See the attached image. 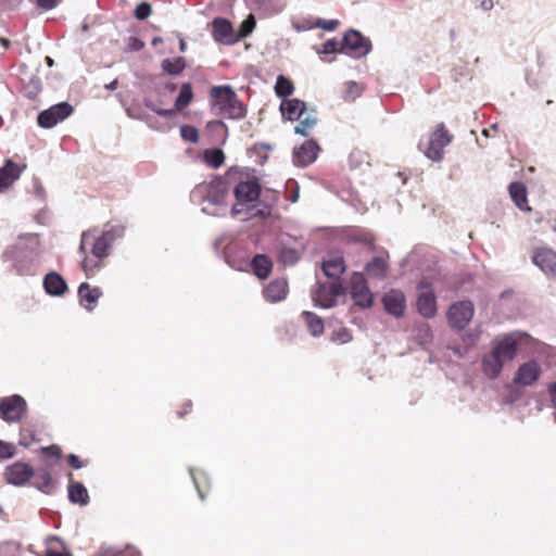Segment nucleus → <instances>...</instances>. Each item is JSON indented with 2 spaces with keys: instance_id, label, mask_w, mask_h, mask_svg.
<instances>
[{
  "instance_id": "412c9836",
  "label": "nucleus",
  "mask_w": 556,
  "mask_h": 556,
  "mask_svg": "<svg viewBox=\"0 0 556 556\" xmlns=\"http://www.w3.org/2000/svg\"><path fill=\"white\" fill-rule=\"evenodd\" d=\"M42 287L47 294L55 298L63 296L68 290L66 280L61 274L54 270L45 275Z\"/></svg>"
},
{
  "instance_id": "2f4dec72",
  "label": "nucleus",
  "mask_w": 556,
  "mask_h": 556,
  "mask_svg": "<svg viewBox=\"0 0 556 556\" xmlns=\"http://www.w3.org/2000/svg\"><path fill=\"white\" fill-rule=\"evenodd\" d=\"M36 479L33 482V486L40 492L51 494L54 490V482L52 476L48 469H38L35 472Z\"/></svg>"
},
{
  "instance_id": "393cba45",
  "label": "nucleus",
  "mask_w": 556,
  "mask_h": 556,
  "mask_svg": "<svg viewBox=\"0 0 556 556\" xmlns=\"http://www.w3.org/2000/svg\"><path fill=\"white\" fill-rule=\"evenodd\" d=\"M266 301L276 303L285 300L288 295V281L285 278L271 280L263 290Z\"/></svg>"
},
{
  "instance_id": "a211bd4d",
  "label": "nucleus",
  "mask_w": 556,
  "mask_h": 556,
  "mask_svg": "<svg viewBox=\"0 0 556 556\" xmlns=\"http://www.w3.org/2000/svg\"><path fill=\"white\" fill-rule=\"evenodd\" d=\"M262 192V187L256 179L239 181L233 188V194L239 203L256 201Z\"/></svg>"
},
{
  "instance_id": "79ce46f5",
  "label": "nucleus",
  "mask_w": 556,
  "mask_h": 556,
  "mask_svg": "<svg viewBox=\"0 0 556 556\" xmlns=\"http://www.w3.org/2000/svg\"><path fill=\"white\" fill-rule=\"evenodd\" d=\"M256 22L253 15H249L245 20H243L239 26L238 33H236L238 37V41L250 36L255 28Z\"/></svg>"
},
{
  "instance_id": "473e14b6",
  "label": "nucleus",
  "mask_w": 556,
  "mask_h": 556,
  "mask_svg": "<svg viewBox=\"0 0 556 556\" xmlns=\"http://www.w3.org/2000/svg\"><path fill=\"white\" fill-rule=\"evenodd\" d=\"M301 317L313 337H320L324 333V320L317 314L304 311Z\"/></svg>"
},
{
  "instance_id": "bb28decb",
  "label": "nucleus",
  "mask_w": 556,
  "mask_h": 556,
  "mask_svg": "<svg viewBox=\"0 0 556 556\" xmlns=\"http://www.w3.org/2000/svg\"><path fill=\"white\" fill-rule=\"evenodd\" d=\"M205 131L212 143L224 144L227 141L228 127L222 119L208 122Z\"/></svg>"
},
{
  "instance_id": "58836bf2",
  "label": "nucleus",
  "mask_w": 556,
  "mask_h": 556,
  "mask_svg": "<svg viewBox=\"0 0 556 556\" xmlns=\"http://www.w3.org/2000/svg\"><path fill=\"white\" fill-rule=\"evenodd\" d=\"M204 161L212 168H218L225 161V154L220 148H212L204 151Z\"/></svg>"
},
{
  "instance_id": "ddd939ff",
  "label": "nucleus",
  "mask_w": 556,
  "mask_h": 556,
  "mask_svg": "<svg viewBox=\"0 0 556 556\" xmlns=\"http://www.w3.org/2000/svg\"><path fill=\"white\" fill-rule=\"evenodd\" d=\"M26 407L27 403L24 397L18 394H14L1 400L0 414L3 420L16 422L21 420Z\"/></svg>"
},
{
  "instance_id": "e433bc0d",
  "label": "nucleus",
  "mask_w": 556,
  "mask_h": 556,
  "mask_svg": "<svg viewBox=\"0 0 556 556\" xmlns=\"http://www.w3.org/2000/svg\"><path fill=\"white\" fill-rule=\"evenodd\" d=\"M294 90L293 83L285 75H279L275 85V93L278 98L285 100L292 94Z\"/></svg>"
},
{
  "instance_id": "052dcab7",
  "label": "nucleus",
  "mask_w": 556,
  "mask_h": 556,
  "mask_svg": "<svg viewBox=\"0 0 556 556\" xmlns=\"http://www.w3.org/2000/svg\"><path fill=\"white\" fill-rule=\"evenodd\" d=\"M60 0H36L37 5L43 10H52L58 7Z\"/></svg>"
},
{
  "instance_id": "864d4df0",
  "label": "nucleus",
  "mask_w": 556,
  "mask_h": 556,
  "mask_svg": "<svg viewBox=\"0 0 556 556\" xmlns=\"http://www.w3.org/2000/svg\"><path fill=\"white\" fill-rule=\"evenodd\" d=\"M41 452L46 457H54L56 460L62 456L61 447L55 444L41 447Z\"/></svg>"
},
{
  "instance_id": "4d7b16f0",
  "label": "nucleus",
  "mask_w": 556,
  "mask_h": 556,
  "mask_svg": "<svg viewBox=\"0 0 556 556\" xmlns=\"http://www.w3.org/2000/svg\"><path fill=\"white\" fill-rule=\"evenodd\" d=\"M28 88H30V89L26 93L27 97L28 98L35 97L40 91V89H41V85H40L39 78H37V77L31 78L30 81H29Z\"/></svg>"
},
{
  "instance_id": "9b49d317",
  "label": "nucleus",
  "mask_w": 556,
  "mask_h": 556,
  "mask_svg": "<svg viewBox=\"0 0 556 556\" xmlns=\"http://www.w3.org/2000/svg\"><path fill=\"white\" fill-rule=\"evenodd\" d=\"M74 108L68 102L56 103L37 116V123L41 128L50 129L72 115Z\"/></svg>"
},
{
  "instance_id": "13d9d810",
  "label": "nucleus",
  "mask_w": 556,
  "mask_h": 556,
  "mask_svg": "<svg viewBox=\"0 0 556 556\" xmlns=\"http://www.w3.org/2000/svg\"><path fill=\"white\" fill-rule=\"evenodd\" d=\"M354 240L356 242H359L365 245H370V247L374 245V241H375L372 235L369 232L355 236Z\"/></svg>"
},
{
  "instance_id": "774afa93",
  "label": "nucleus",
  "mask_w": 556,
  "mask_h": 556,
  "mask_svg": "<svg viewBox=\"0 0 556 556\" xmlns=\"http://www.w3.org/2000/svg\"><path fill=\"white\" fill-rule=\"evenodd\" d=\"M493 0H481L480 1V8L483 10V11H490L493 9Z\"/></svg>"
},
{
  "instance_id": "4be33fe9",
  "label": "nucleus",
  "mask_w": 556,
  "mask_h": 556,
  "mask_svg": "<svg viewBox=\"0 0 556 556\" xmlns=\"http://www.w3.org/2000/svg\"><path fill=\"white\" fill-rule=\"evenodd\" d=\"M102 294L103 292L99 287L92 288L88 282H81L77 290L79 304L88 312L94 309Z\"/></svg>"
},
{
  "instance_id": "338daca9",
  "label": "nucleus",
  "mask_w": 556,
  "mask_h": 556,
  "mask_svg": "<svg viewBox=\"0 0 556 556\" xmlns=\"http://www.w3.org/2000/svg\"><path fill=\"white\" fill-rule=\"evenodd\" d=\"M46 556H73L71 552H58L54 549H48Z\"/></svg>"
},
{
  "instance_id": "7c9ffc66",
  "label": "nucleus",
  "mask_w": 556,
  "mask_h": 556,
  "mask_svg": "<svg viewBox=\"0 0 556 556\" xmlns=\"http://www.w3.org/2000/svg\"><path fill=\"white\" fill-rule=\"evenodd\" d=\"M388 268L389 265L386 258L375 256L365 265L364 270L369 277L382 280L387 277Z\"/></svg>"
},
{
  "instance_id": "c756f323",
  "label": "nucleus",
  "mask_w": 556,
  "mask_h": 556,
  "mask_svg": "<svg viewBox=\"0 0 556 556\" xmlns=\"http://www.w3.org/2000/svg\"><path fill=\"white\" fill-rule=\"evenodd\" d=\"M508 191L513 202L520 211H530L528 205L527 188L521 181L510 182Z\"/></svg>"
},
{
  "instance_id": "f257e3e1",
  "label": "nucleus",
  "mask_w": 556,
  "mask_h": 556,
  "mask_svg": "<svg viewBox=\"0 0 556 556\" xmlns=\"http://www.w3.org/2000/svg\"><path fill=\"white\" fill-rule=\"evenodd\" d=\"M228 192L229 186L227 181L216 176L208 182L197 185L190 193V200L194 204L207 203L212 205V210L207 205L202 206L201 212L210 216L220 217L226 214Z\"/></svg>"
},
{
  "instance_id": "b1692460",
  "label": "nucleus",
  "mask_w": 556,
  "mask_h": 556,
  "mask_svg": "<svg viewBox=\"0 0 556 556\" xmlns=\"http://www.w3.org/2000/svg\"><path fill=\"white\" fill-rule=\"evenodd\" d=\"M417 312L425 318H433L437 313V296L433 290L421 292L416 301Z\"/></svg>"
},
{
  "instance_id": "cd10ccee",
  "label": "nucleus",
  "mask_w": 556,
  "mask_h": 556,
  "mask_svg": "<svg viewBox=\"0 0 556 556\" xmlns=\"http://www.w3.org/2000/svg\"><path fill=\"white\" fill-rule=\"evenodd\" d=\"M253 274L260 279H266L273 270V262L265 254H255L251 260Z\"/></svg>"
},
{
  "instance_id": "7ed1b4c3",
  "label": "nucleus",
  "mask_w": 556,
  "mask_h": 556,
  "mask_svg": "<svg viewBox=\"0 0 556 556\" xmlns=\"http://www.w3.org/2000/svg\"><path fill=\"white\" fill-rule=\"evenodd\" d=\"M518 341L511 333L496 339L489 354L483 355L481 366L489 379H496L501 375L504 364L517 356Z\"/></svg>"
},
{
  "instance_id": "a878e982",
  "label": "nucleus",
  "mask_w": 556,
  "mask_h": 556,
  "mask_svg": "<svg viewBox=\"0 0 556 556\" xmlns=\"http://www.w3.org/2000/svg\"><path fill=\"white\" fill-rule=\"evenodd\" d=\"M22 174L21 167L12 160H7L0 167V190L9 188Z\"/></svg>"
},
{
  "instance_id": "09e8293b",
  "label": "nucleus",
  "mask_w": 556,
  "mask_h": 556,
  "mask_svg": "<svg viewBox=\"0 0 556 556\" xmlns=\"http://www.w3.org/2000/svg\"><path fill=\"white\" fill-rule=\"evenodd\" d=\"M152 13V7L149 2L147 1H142L141 3H139L135 11H134V16L139 20V21H144L147 20Z\"/></svg>"
},
{
  "instance_id": "69168bd1",
  "label": "nucleus",
  "mask_w": 556,
  "mask_h": 556,
  "mask_svg": "<svg viewBox=\"0 0 556 556\" xmlns=\"http://www.w3.org/2000/svg\"><path fill=\"white\" fill-rule=\"evenodd\" d=\"M547 391H548L553 407H556V381L548 384Z\"/></svg>"
},
{
  "instance_id": "c85d7f7f",
  "label": "nucleus",
  "mask_w": 556,
  "mask_h": 556,
  "mask_svg": "<svg viewBox=\"0 0 556 556\" xmlns=\"http://www.w3.org/2000/svg\"><path fill=\"white\" fill-rule=\"evenodd\" d=\"M67 497L73 504L86 506L89 504V494L86 486L81 482L70 481L67 486Z\"/></svg>"
},
{
  "instance_id": "aec40b11",
  "label": "nucleus",
  "mask_w": 556,
  "mask_h": 556,
  "mask_svg": "<svg viewBox=\"0 0 556 556\" xmlns=\"http://www.w3.org/2000/svg\"><path fill=\"white\" fill-rule=\"evenodd\" d=\"M345 269L344 257L341 253H328L321 263L323 273L332 280L339 281Z\"/></svg>"
},
{
  "instance_id": "f704fd0d",
  "label": "nucleus",
  "mask_w": 556,
  "mask_h": 556,
  "mask_svg": "<svg viewBox=\"0 0 556 556\" xmlns=\"http://www.w3.org/2000/svg\"><path fill=\"white\" fill-rule=\"evenodd\" d=\"M14 245H22L23 250L36 256L40 247V239L37 233H24L18 237Z\"/></svg>"
},
{
  "instance_id": "c9c22d12",
  "label": "nucleus",
  "mask_w": 556,
  "mask_h": 556,
  "mask_svg": "<svg viewBox=\"0 0 556 556\" xmlns=\"http://www.w3.org/2000/svg\"><path fill=\"white\" fill-rule=\"evenodd\" d=\"M161 68L168 75L177 76L186 68V61L182 56L164 59L161 63Z\"/></svg>"
},
{
  "instance_id": "bf43d9fd",
  "label": "nucleus",
  "mask_w": 556,
  "mask_h": 556,
  "mask_svg": "<svg viewBox=\"0 0 556 556\" xmlns=\"http://www.w3.org/2000/svg\"><path fill=\"white\" fill-rule=\"evenodd\" d=\"M67 463L72 468H74L76 470H78L85 466V464L79 459V457L76 454H68Z\"/></svg>"
},
{
  "instance_id": "6e6d98bb",
  "label": "nucleus",
  "mask_w": 556,
  "mask_h": 556,
  "mask_svg": "<svg viewBox=\"0 0 556 556\" xmlns=\"http://www.w3.org/2000/svg\"><path fill=\"white\" fill-rule=\"evenodd\" d=\"M144 48V42L136 37V36H130L128 38V41H127V49L129 51H134V52H137V51H140Z\"/></svg>"
},
{
  "instance_id": "e2e57ef3",
  "label": "nucleus",
  "mask_w": 556,
  "mask_h": 556,
  "mask_svg": "<svg viewBox=\"0 0 556 556\" xmlns=\"http://www.w3.org/2000/svg\"><path fill=\"white\" fill-rule=\"evenodd\" d=\"M126 113H127V115H128L130 118L139 119V121H143V122H146V123H149V116H147V115H144V114H135V113H132L129 109H127V110H126ZM148 125H149V127H150L151 129H156V130H157V128H156V127H154V126H152L151 124H148Z\"/></svg>"
},
{
  "instance_id": "ea45409f",
  "label": "nucleus",
  "mask_w": 556,
  "mask_h": 556,
  "mask_svg": "<svg viewBox=\"0 0 556 556\" xmlns=\"http://www.w3.org/2000/svg\"><path fill=\"white\" fill-rule=\"evenodd\" d=\"M257 2L261 9L269 15L278 14L285 8L282 0H257Z\"/></svg>"
},
{
  "instance_id": "423d86ee",
  "label": "nucleus",
  "mask_w": 556,
  "mask_h": 556,
  "mask_svg": "<svg viewBox=\"0 0 556 556\" xmlns=\"http://www.w3.org/2000/svg\"><path fill=\"white\" fill-rule=\"evenodd\" d=\"M475 306L470 300H462L450 305L446 312L448 326L457 331L464 330L472 320Z\"/></svg>"
},
{
  "instance_id": "3c124183",
  "label": "nucleus",
  "mask_w": 556,
  "mask_h": 556,
  "mask_svg": "<svg viewBox=\"0 0 556 556\" xmlns=\"http://www.w3.org/2000/svg\"><path fill=\"white\" fill-rule=\"evenodd\" d=\"M339 24H340V22L338 20L317 18L314 26L318 27L323 30H326V31H333L338 27Z\"/></svg>"
},
{
  "instance_id": "4468645a",
  "label": "nucleus",
  "mask_w": 556,
  "mask_h": 556,
  "mask_svg": "<svg viewBox=\"0 0 556 556\" xmlns=\"http://www.w3.org/2000/svg\"><path fill=\"white\" fill-rule=\"evenodd\" d=\"M35 476V470L30 465L23 462H15L7 466L4 470L5 481L15 486L26 484Z\"/></svg>"
},
{
  "instance_id": "8fccbe9b",
  "label": "nucleus",
  "mask_w": 556,
  "mask_h": 556,
  "mask_svg": "<svg viewBox=\"0 0 556 556\" xmlns=\"http://www.w3.org/2000/svg\"><path fill=\"white\" fill-rule=\"evenodd\" d=\"M352 339H353V337H352L350 330L346 328H340V329L333 331L332 336H331V340L333 342H337L340 344L348 343V342L352 341Z\"/></svg>"
},
{
  "instance_id": "0e129e2a",
  "label": "nucleus",
  "mask_w": 556,
  "mask_h": 556,
  "mask_svg": "<svg viewBox=\"0 0 556 556\" xmlns=\"http://www.w3.org/2000/svg\"><path fill=\"white\" fill-rule=\"evenodd\" d=\"M34 191H35V194L40 198V199H43L45 198V188L43 186L41 185V182L39 181V179H34Z\"/></svg>"
},
{
  "instance_id": "20e7f679",
  "label": "nucleus",
  "mask_w": 556,
  "mask_h": 556,
  "mask_svg": "<svg viewBox=\"0 0 556 556\" xmlns=\"http://www.w3.org/2000/svg\"><path fill=\"white\" fill-rule=\"evenodd\" d=\"M372 49L371 41L356 29H349L341 40V53L361 59L366 56Z\"/></svg>"
},
{
  "instance_id": "a18cd8bd",
  "label": "nucleus",
  "mask_w": 556,
  "mask_h": 556,
  "mask_svg": "<svg viewBox=\"0 0 556 556\" xmlns=\"http://www.w3.org/2000/svg\"><path fill=\"white\" fill-rule=\"evenodd\" d=\"M180 136L182 140L192 143H198L200 138L198 128L188 124L180 126Z\"/></svg>"
},
{
  "instance_id": "72a5a7b5",
  "label": "nucleus",
  "mask_w": 556,
  "mask_h": 556,
  "mask_svg": "<svg viewBox=\"0 0 556 556\" xmlns=\"http://www.w3.org/2000/svg\"><path fill=\"white\" fill-rule=\"evenodd\" d=\"M301 257L299 250L286 245H281L277 252V260L283 266L295 265Z\"/></svg>"
},
{
  "instance_id": "5fc2aeb1",
  "label": "nucleus",
  "mask_w": 556,
  "mask_h": 556,
  "mask_svg": "<svg viewBox=\"0 0 556 556\" xmlns=\"http://www.w3.org/2000/svg\"><path fill=\"white\" fill-rule=\"evenodd\" d=\"M364 161V154L359 150H353L349 155L351 168L358 167Z\"/></svg>"
},
{
  "instance_id": "a19ab883",
  "label": "nucleus",
  "mask_w": 556,
  "mask_h": 556,
  "mask_svg": "<svg viewBox=\"0 0 556 556\" xmlns=\"http://www.w3.org/2000/svg\"><path fill=\"white\" fill-rule=\"evenodd\" d=\"M189 473L192 478L194 486L198 491L199 497L204 500V492L202 490V484L207 481V475L204 471L195 470L194 468H189Z\"/></svg>"
},
{
  "instance_id": "0eeeda50",
  "label": "nucleus",
  "mask_w": 556,
  "mask_h": 556,
  "mask_svg": "<svg viewBox=\"0 0 556 556\" xmlns=\"http://www.w3.org/2000/svg\"><path fill=\"white\" fill-rule=\"evenodd\" d=\"M4 262H10L11 267L18 275H28L34 268L35 255L23 250L22 245H11L2 253Z\"/></svg>"
},
{
  "instance_id": "37998d69",
  "label": "nucleus",
  "mask_w": 556,
  "mask_h": 556,
  "mask_svg": "<svg viewBox=\"0 0 556 556\" xmlns=\"http://www.w3.org/2000/svg\"><path fill=\"white\" fill-rule=\"evenodd\" d=\"M317 124V118L313 116H306L299 121V124L294 127V132L303 137H308V130L313 129Z\"/></svg>"
},
{
  "instance_id": "9d476101",
  "label": "nucleus",
  "mask_w": 556,
  "mask_h": 556,
  "mask_svg": "<svg viewBox=\"0 0 556 556\" xmlns=\"http://www.w3.org/2000/svg\"><path fill=\"white\" fill-rule=\"evenodd\" d=\"M345 291L346 288L340 281H334L329 285L318 283L313 293V301L316 306L331 308L337 305L338 298L343 295Z\"/></svg>"
},
{
  "instance_id": "49530a36",
  "label": "nucleus",
  "mask_w": 556,
  "mask_h": 556,
  "mask_svg": "<svg viewBox=\"0 0 556 556\" xmlns=\"http://www.w3.org/2000/svg\"><path fill=\"white\" fill-rule=\"evenodd\" d=\"M316 51L319 54H321V53L323 54L341 53V41H338L336 38L328 39Z\"/></svg>"
},
{
  "instance_id": "f3484780",
  "label": "nucleus",
  "mask_w": 556,
  "mask_h": 556,
  "mask_svg": "<svg viewBox=\"0 0 556 556\" xmlns=\"http://www.w3.org/2000/svg\"><path fill=\"white\" fill-rule=\"evenodd\" d=\"M320 148L314 139L304 141L300 147L294 148L292 153L293 164L299 167H306L316 161Z\"/></svg>"
},
{
  "instance_id": "de8ad7c7",
  "label": "nucleus",
  "mask_w": 556,
  "mask_h": 556,
  "mask_svg": "<svg viewBox=\"0 0 556 556\" xmlns=\"http://www.w3.org/2000/svg\"><path fill=\"white\" fill-rule=\"evenodd\" d=\"M101 267V261L98 258L93 260L88 256H84L81 260V268L86 273L87 276L92 275L96 270Z\"/></svg>"
},
{
  "instance_id": "680f3d73",
  "label": "nucleus",
  "mask_w": 556,
  "mask_h": 556,
  "mask_svg": "<svg viewBox=\"0 0 556 556\" xmlns=\"http://www.w3.org/2000/svg\"><path fill=\"white\" fill-rule=\"evenodd\" d=\"M271 208L270 206H263L262 208L254 210V212L251 214L253 217H261L266 218L270 215Z\"/></svg>"
},
{
  "instance_id": "39448f33",
  "label": "nucleus",
  "mask_w": 556,
  "mask_h": 556,
  "mask_svg": "<svg viewBox=\"0 0 556 556\" xmlns=\"http://www.w3.org/2000/svg\"><path fill=\"white\" fill-rule=\"evenodd\" d=\"M193 99L192 86L190 83H184L180 87L179 93L174 102V109H162L159 108L151 98H143V105L154 112L156 115L162 117L173 116L176 112H180L186 109Z\"/></svg>"
},
{
  "instance_id": "5701e85b",
  "label": "nucleus",
  "mask_w": 556,
  "mask_h": 556,
  "mask_svg": "<svg viewBox=\"0 0 556 556\" xmlns=\"http://www.w3.org/2000/svg\"><path fill=\"white\" fill-rule=\"evenodd\" d=\"M306 109V103L296 98L281 100L279 106L281 115L290 122L300 121Z\"/></svg>"
},
{
  "instance_id": "6ab92c4d",
  "label": "nucleus",
  "mask_w": 556,
  "mask_h": 556,
  "mask_svg": "<svg viewBox=\"0 0 556 556\" xmlns=\"http://www.w3.org/2000/svg\"><path fill=\"white\" fill-rule=\"evenodd\" d=\"M386 312L394 317H402L406 308V299L404 293L397 289H391L382 298Z\"/></svg>"
},
{
  "instance_id": "1a4fd4ad",
  "label": "nucleus",
  "mask_w": 556,
  "mask_h": 556,
  "mask_svg": "<svg viewBox=\"0 0 556 556\" xmlns=\"http://www.w3.org/2000/svg\"><path fill=\"white\" fill-rule=\"evenodd\" d=\"M452 139L453 137L445 125L440 123L430 135L427 148L424 151L425 155L433 162H440L443 159L444 148L451 143Z\"/></svg>"
},
{
  "instance_id": "c03bdc74",
  "label": "nucleus",
  "mask_w": 556,
  "mask_h": 556,
  "mask_svg": "<svg viewBox=\"0 0 556 556\" xmlns=\"http://www.w3.org/2000/svg\"><path fill=\"white\" fill-rule=\"evenodd\" d=\"M125 232L123 225H106L105 229L101 233L111 244L118 238H122Z\"/></svg>"
},
{
  "instance_id": "4c0bfd02",
  "label": "nucleus",
  "mask_w": 556,
  "mask_h": 556,
  "mask_svg": "<svg viewBox=\"0 0 556 556\" xmlns=\"http://www.w3.org/2000/svg\"><path fill=\"white\" fill-rule=\"evenodd\" d=\"M111 243L101 235L99 236L91 249V254L94 258H98L99 261H102L110 254Z\"/></svg>"
},
{
  "instance_id": "6e6552de",
  "label": "nucleus",
  "mask_w": 556,
  "mask_h": 556,
  "mask_svg": "<svg viewBox=\"0 0 556 556\" xmlns=\"http://www.w3.org/2000/svg\"><path fill=\"white\" fill-rule=\"evenodd\" d=\"M350 294L355 305L361 308H369L374 305V294L363 273H352L350 278Z\"/></svg>"
},
{
  "instance_id": "2eb2a0df",
  "label": "nucleus",
  "mask_w": 556,
  "mask_h": 556,
  "mask_svg": "<svg viewBox=\"0 0 556 556\" xmlns=\"http://www.w3.org/2000/svg\"><path fill=\"white\" fill-rule=\"evenodd\" d=\"M532 263L547 277H556V252L549 248H535L531 255Z\"/></svg>"
},
{
  "instance_id": "f03ea898",
  "label": "nucleus",
  "mask_w": 556,
  "mask_h": 556,
  "mask_svg": "<svg viewBox=\"0 0 556 556\" xmlns=\"http://www.w3.org/2000/svg\"><path fill=\"white\" fill-rule=\"evenodd\" d=\"M208 96L212 114L235 121L243 119L247 116V105L238 98L230 85L213 86Z\"/></svg>"
},
{
  "instance_id": "603ef678",
  "label": "nucleus",
  "mask_w": 556,
  "mask_h": 556,
  "mask_svg": "<svg viewBox=\"0 0 556 556\" xmlns=\"http://www.w3.org/2000/svg\"><path fill=\"white\" fill-rule=\"evenodd\" d=\"M15 455V446L0 440V459H9Z\"/></svg>"
},
{
  "instance_id": "dca6fc26",
  "label": "nucleus",
  "mask_w": 556,
  "mask_h": 556,
  "mask_svg": "<svg viewBox=\"0 0 556 556\" xmlns=\"http://www.w3.org/2000/svg\"><path fill=\"white\" fill-rule=\"evenodd\" d=\"M213 39L222 45L231 46L238 42V37L229 20L215 17L212 21Z\"/></svg>"
},
{
  "instance_id": "f8f14e48",
  "label": "nucleus",
  "mask_w": 556,
  "mask_h": 556,
  "mask_svg": "<svg viewBox=\"0 0 556 556\" xmlns=\"http://www.w3.org/2000/svg\"><path fill=\"white\" fill-rule=\"evenodd\" d=\"M542 367L535 359H529L517 368L513 383L519 388L533 387L542 376Z\"/></svg>"
}]
</instances>
